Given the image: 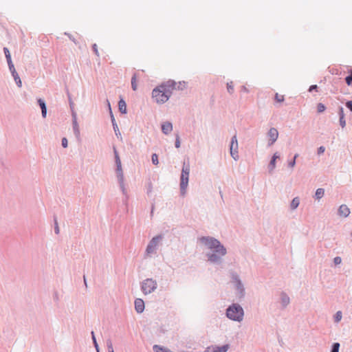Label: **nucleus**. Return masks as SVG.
<instances>
[{"instance_id": "1", "label": "nucleus", "mask_w": 352, "mask_h": 352, "mask_svg": "<svg viewBox=\"0 0 352 352\" xmlns=\"http://www.w3.org/2000/svg\"><path fill=\"white\" fill-rule=\"evenodd\" d=\"M174 89V83L170 82L163 83L153 90L152 98L157 103L163 104L168 101Z\"/></svg>"}, {"instance_id": "2", "label": "nucleus", "mask_w": 352, "mask_h": 352, "mask_svg": "<svg viewBox=\"0 0 352 352\" xmlns=\"http://www.w3.org/2000/svg\"><path fill=\"white\" fill-rule=\"evenodd\" d=\"M199 241L208 248L214 250L220 256H224L226 254V250L223 246L221 245L219 241L217 239L210 237H201L199 239Z\"/></svg>"}, {"instance_id": "3", "label": "nucleus", "mask_w": 352, "mask_h": 352, "mask_svg": "<svg viewBox=\"0 0 352 352\" xmlns=\"http://www.w3.org/2000/svg\"><path fill=\"white\" fill-rule=\"evenodd\" d=\"M226 315L230 319L240 322L243 318V310L240 305L234 304L227 309Z\"/></svg>"}, {"instance_id": "4", "label": "nucleus", "mask_w": 352, "mask_h": 352, "mask_svg": "<svg viewBox=\"0 0 352 352\" xmlns=\"http://www.w3.org/2000/svg\"><path fill=\"white\" fill-rule=\"evenodd\" d=\"M190 168L188 166H183L182 175H181V182L180 188L181 192L184 195L186 193V190L188 184Z\"/></svg>"}, {"instance_id": "5", "label": "nucleus", "mask_w": 352, "mask_h": 352, "mask_svg": "<svg viewBox=\"0 0 352 352\" xmlns=\"http://www.w3.org/2000/svg\"><path fill=\"white\" fill-rule=\"evenodd\" d=\"M157 286L156 280L153 278H146L142 283V290L146 295L154 292Z\"/></svg>"}, {"instance_id": "6", "label": "nucleus", "mask_w": 352, "mask_h": 352, "mask_svg": "<svg viewBox=\"0 0 352 352\" xmlns=\"http://www.w3.org/2000/svg\"><path fill=\"white\" fill-rule=\"evenodd\" d=\"M161 239H162L161 236H157L153 237L151 240V241L149 242V243L146 248V252L147 254H151L155 252Z\"/></svg>"}, {"instance_id": "7", "label": "nucleus", "mask_w": 352, "mask_h": 352, "mask_svg": "<svg viewBox=\"0 0 352 352\" xmlns=\"http://www.w3.org/2000/svg\"><path fill=\"white\" fill-rule=\"evenodd\" d=\"M230 151V155L233 157V159L234 160H237L239 159L238 142H237L236 135H234L232 138Z\"/></svg>"}, {"instance_id": "8", "label": "nucleus", "mask_w": 352, "mask_h": 352, "mask_svg": "<svg viewBox=\"0 0 352 352\" xmlns=\"http://www.w3.org/2000/svg\"><path fill=\"white\" fill-rule=\"evenodd\" d=\"M269 137V145H272L278 137V132L276 129L271 128L267 133Z\"/></svg>"}, {"instance_id": "9", "label": "nucleus", "mask_w": 352, "mask_h": 352, "mask_svg": "<svg viewBox=\"0 0 352 352\" xmlns=\"http://www.w3.org/2000/svg\"><path fill=\"white\" fill-rule=\"evenodd\" d=\"M229 349V345L226 344L223 346H212L210 347H208L205 352H226L228 349Z\"/></svg>"}, {"instance_id": "10", "label": "nucleus", "mask_w": 352, "mask_h": 352, "mask_svg": "<svg viewBox=\"0 0 352 352\" xmlns=\"http://www.w3.org/2000/svg\"><path fill=\"white\" fill-rule=\"evenodd\" d=\"M135 309L138 313H142L144 310V302L141 298H137L135 300Z\"/></svg>"}, {"instance_id": "11", "label": "nucleus", "mask_w": 352, "mask_h": 352, "mask_svg": "<svg viewBox=\"0 0 352 352\" xmlns=\"http://www.w3.org/2000/svg\"><path fill=\"white\" fill-rule=\"evenodd\" d=\"M338 214L341 217H346L350 214V210L346 205L342 204L338 209Z\"/></svg>"}, {"instance_id": "12", "label": "nucleus", "mask_w": 352, "mask_h": 352, "mask_svg": "<svg viewBox=\"0 0 352 352\" xmlns=\"http://www.w3.org/2000/svg\"><path fill=\"white\" fill-rule=\"evenodd\" d=\"M162 130L164 133L168 134L173 130V125L170 122H166L162 125Z\"/></svg>"}, {"instance_id": "13", "label": "nucleus", "mask_w": 352, "mask_h": 352, "mask_svg": "<svg viewBox=\"0 0 352 352\" xmlns=\"http://www.w3.org/2000/svg\"><path fill=\"white\" fill-rule=\"evenodd\" d=\"M119 110L121 113H125L126 112V104L124 100L121 99L118 102Z\"/></svg>"}, {"instance_id": "14", "label": "nucleus", "mask_w": 352, "mask_h": 352, "mask_svg": "<svg viewBox=\"0 0 352 352\" xmlns=\"http://www.w3.org/2000/svg\"><path fill=\"white\" fill-rule=\"evenodd\" d=\"M38 102L41 108V110H42V116L43 117H45L46 116V113H47V109H46V106H45V104L44 102V101L41 99H39L38 100Z\"/></svg>"}, {"instance_id": "15", "label": "nucleus", "mask_w": 352, "mask_h": 352, "mask_svg": "<svg viewBox=\"0 0 352 352\" xmlns=\"http://www.w3.org/2000/svg\"><path fill=\"white\" fill-rule=\"evenodd\" d=\"M12 76H13L14 80H15L16 83L17 84V85L19 87H21L22 86V82H21V80L15 69H14V71H12Z\"/></svg>"}, {"instance_id": "16", "label": "nucleus", "mask_w": 352, "mask_h": 352, "mask_svg": "<svg viewBox=\"0 0 352 352\" xmlns=\"http://www.w3.org/2000/svg\"><path fill=\"white\" fill-rule=\"evenodd\" d=\"M73 128H74V133H75L76 137L79 138V136H80V130H79V127H78V123H77L76 120H74V122H73Z\"/></svg>"}, {"instance_id": "17", "label": "nucleus", "mask_w": 352, "mask_h": 352, "mask_svg": "<svg viewBox=\"0 0 352 352\" xmlns=\"http://www.w3.org/2000/svg\"><path fill=\"white\" fill-rule=\"evenodd\" d=\"M299 203H300V201H299V199L298 197H295L294 199H293V200L292 201V203H291V208L292 209H296L298 205H299Z\"/></svg>"}, {"instance_id": "18", "label": "nucleus", "mask_w": 352, "mask_h": 352, "mask_svg": "<svg viewBox=\"0 0 352 352\" xmlns=\"http://www.w3.org/2000/svg\"><path fill=\"white\" fill-rule=\"evenodd\" d=\"M131 87L133 90L137 89V75L134 74L131 79Z\"/></svg>"}, {"instance_id": "19", "label": "nucleus", "mask_w": 352, "mask_h": 352, "mask_svg": "<svg viewBox=\"0 0 352 352\" xmlns=\"http://www.w3.org/2000/svg\"><path fill=\"white\" fill-rule=\"evenodd\" d=\"M345 81L347 85L352 86V70L350 71L349 76L345 78Z\"/></svg>"}, {"instance_id": "20", "label": "nucleus", "mask_w": 352, "mask_h": 352, "mask_svg": "<svg viewBox=\"0 0 352 352\" xmlns=\"http://www.w3.org/2000/svg\"><path fill=\"white\" fill-rule=\"evenodd\" d=\"M279 158V155H278V153H275L274 155H273V157L271 160V162H270V166H271V168L272 169H274L275 168V163H276V160Z\"/></svg>"}, {"instance_id": "21", "label": "nucleus", "mask_w": 352, "mask_h": 352, "mask_svg": "<svg viewBox=\"0 0 352 352\" xmlns=\"http://www.w3.org/2000/svg\"><path fill=\"white\" fill-rule=\"evenodd\" d=\"M324 193V189L322 188H318L316 192V197L317 199H320L323 197Z\"/></svg>"}, {"instance_id": "22", "label": "nucleus", "mask_w": 352, "mask_h": 352, "mask_svg": "<svg viewBox=\"0 0 352 352\" xmlns=\"http://www.w3.org/2000/svg\"><path fill=\"white\" fill-rule=\"evenodd\" d=\"M153 350L155 352H170L169 351H168L162 347H160L157 345H155L153 346Z\"/></svg>"}, {"instance_id": "23", "label": "nucleus", "mask_w": 352, "mask_h": 352, "mask_svg": "<svg viewBox=\"0 0 352 352\" xmlns=\"http://www.w3.org/2000/svg\"><path fill=\"white\" fill-rule=\"evenodd\" d=\"M275 100L277 102H282L284 101L285 98H284L283 95H280V94H278V93H276L275 94Z\"/></svg>"}, {"instance_id": "24", "label": "nucleus", "mask_w": 352, "mask_h": 352, "mask_svg": "<svg viewBox=\"0 0 352 352\" xmlns=\"http://www.w3.org/2000/svg\"><path fill=\"white\" fill-rule=\"evenodd\" d=\"M324 110H325V106L323 104H322V103L318 104V105H317V111H318V113H322Z\"/></svg>"}, {"instance_id": "25", "label": "nucleus", "mask_w": 352, "mask_h": 352, "mask_svg": "<svg viewBox=\"0 0 352 352\" xmlns=\"http://www.w3.org/2000/svg\"><path fill=\"white\" fill-rule=\"evenodd\" d=\"M208 259L212 262H216L219 260V257L216 254H212L209 256Z\"/></svg>"}, {"instance_id": "26", "label": "nucleus", "mask_w": 352, "mask_h": 352, "mask_svg": "<svg viewBox=\"0 0 352 352\" xmlns=\"http://www.w3.org/2000/svg\"><path fill=\"white\" fill-rule=\"evenodd\" d=\"M152 162L157 165L158 164L159 162H158V156L157 154L154 153L152 155Z\"/></svg>"}, {"instance_id": "27", "label": "nucleus", "mask_w": 352, "mask_h": 352, "mask_svg": "<svg viewBox=\"0 0 352 352\" xmlns=\"http://www.w3.org/2000/svg\"><path fill=\"white\" fill-rule=\"evenodd\" d=\"M341 319H342V312L340 311H339L336 314L335 321L339 322V321H340Z\"/></svg>"}, {"instance_id": "28", "label": "nucleus", "mask_w": 352, "mask_h": 352, "mask_svg": "<svg viewBox=\"0 0 352 352\" xmlns=\"http://www.w3.org/2000/svg\"><path fill=\"white\" fill-rule=\"evenodd\" d=\"M227 89H228V92H230V93L233 92L234 87H233L232 82L227 83Z\"/></svg>"}, {"instance_id": "29", "label": "nucleus", "mask_w": 352, "mask_h": 352, "mask_svg": "<svg viewBox=\"0 0 352 352\" xmlns=\"http://www.w3.org/2000/svg\"><path fill=\"white\" fill-rule=\"evenodd\" d=\"M340 348V344L339 343H334L333 345V348L331 350V352H338Z\"/></svg>"}, {"instance_id": "30", "label": "nucleus", "mask_w": 352, "mask_h": 352, "mask_svg": "<svg viewBox=\"0 0 352 352\" xmlns=\"http://www.w3.org/2000/svg\"><path fill=\"white\" fill-rule=\"evenodd\" d=\"M340 124L342 128H344L346 126V121L344 116H340Z\"/></svg>"}, {"instance_id": "31", "label": "nucleus", "mask_w": 352, "mask_h": 352, "mask_svg": "<svg viewBox=\"0 0 352 352\" xmlns=\"http://www.w3.org/2000/svg\"><path fill=\"white\" fill-rule=\"evenodd\" d=\"M116 164H117V166H118V170H121V162H120L119 157L117 155H116Z\"/></svg>"}, {"instance_id": "32", "label": "nucleus", "mask_w": 352, "mask_h": 352, "mask_svg": "<svg viewBox=\"0 0 352 352\" xmlns=\"http://www.w3.org/2000/svg\"><path fill=\"white\" fill-rule=\"evenodd\" d=\"M107 347H108L109 352H114L113 349V344L111 341L108 342Z\"/></svg>"}, {"instance_id": "33", "label": "nucleus", "mask_w": 352, "mask_h": 352, "mask_svg": "<svg viewBox=\"0 0 352 352\" xmlns=\"http://www.w3.org/2000/svg\"><path fill=\"white\" fill-rule=\"evenodd\" d=\"M333 262H334V263H335L336 265H338V264L341 263V262H342V259H341V258H340V257H339V256H336V257H335V258H334V259H333Z\"/></svg>"}, {"instance_id": "34", "label": "nucleus", "mask_w": 352, "mask_h": 352, "mask_svg": "<svg viewBox=\"0 0 352 352\" xmlns=\"http://www.w3.org/2000/svg\"><path fill=\"white\" fill-rule=\"evenodd\" d=\"M67 143H68V142H67V138H63L62 139V145H63V146L64 148H66V147L67 146Z\"/></svg>"}, {"instance_id": "35", "label": "nucleus", "mask_w": 352, "mask_h": 352, "mask_svg": "<svg viewBox=\"0 0 352 352\" xmlns=\"http://www.w3.org/2000/svg\"><path fill=\"white\" fill-rule=\"evenodd\" d=\"M346 106L352 111V101H348L346 102Z\"/></svg>"}, {"instance_id": "36", "label": "nucleus", "mask_w": 352, "mask_h": 352, "mask_svg": "<svg viewBox=\"0 0 352 352\" xmlns=\"http://www.w3.org/2000/svg\"><path fill=\"white\" fill-rule=\"evenodd\" d=\"M346 106L352 111V101H348L346 102Z\"/></svg>"}, {"instance_id": "37", "label": "nucleus", "mask_w": 352, "mask_h": 352, "mask_svg": "<svg viewBox=\"0 0 352 352\" xmlns=\"http://www.w3.org/2000/svg\"><path fill=\"white\" fill-rule=\"evenodd\" d=\"M93 49H94V51L95 52V54L97 55V56H99V52H98V47H97V45L96 44H94L93 45Z\"/></svg>"}, {"instance_id": "38", "label": "nucleus", "mask_w": 352, "mask_h": 352, "mask_svg": "<svg viewBox=\"0 0 352 352\" xmlns=\"http://www.w3.org/2000/svg\"><path fill=\"white\" fill-rule=\"evenodd\" d=\"M324 150H325V148L324 146L319 147L318 151V154L323 153L324 152Z\"/></svg>"}, {"instance_id": "39", "label": "nucleus", "mask_w": 352, "mask_h": 352, "mask_svg": "<svg viewBox=\"0 0 352 352\" xmlns=\"http://www.w3.org/2000/svg\"><path fill=\"white\" fill-rule=\"evenodd\" d=\"M175 146L177 148H179L180 146V141H179V137H177V138H176Z\"/></svg>"}, {"instance_id": "40", "label": "nucleus", "mask_w": 352, "mask_h": 352, "mask_svg": "<svg viewBox=\"0 0 352 352\" xmlns=\"http://www.w3.org/2000/svg\"><path fill=\"white\" fill-rule=\"evenodd\" d=\"M283 302L285 305H287L289 303V298L287 296L283 297Z\"/></svg>"}, {"instance_id": "41", "label": "nucleus", "mask_w": 352, "mask_h": 352, "mask_svg": "<svg viewBox=\"0 0 352 352\" xmlns=\"http://www.w3.org/2000/svg\"><path fill=\"white\" fill-rule=\"evenodd\" d=\"M296 164V161H295V159H294L292 162H290L289 163V166L291 167V168H293Z\"/></svg>"}, {"instance_id": "42", "label": "nucleus", "mask_w": 352, "mask_h": 352, "mask_svg": "<svg viewBox=\"0 0 352 352\" xmlns=\"http://www.w3.org/2000/svg\"><path fill=\"white\" fill-rule=\"evenodd\" d=\"M339 115H340V116H344V109L342 107H340V110H339Z\"/></svg>"}, {"instance_id": "43", "label": "nucleus", "mask_w": 352, "mask_h": 352, "mask_svg": "<svg viewBox=\"0 0 352 352\" xmlns=\"http://www.w3.org/2000/svg\"><path fill=\"white\" fill-rule=\"evenodd\" d=\"M3 51H4V53H5L6 56L7 55L10 54V51H9V50H8L7 47H4V48H3Z\"/></svg>"}, {"instance_id": "44", "label": "nucleus", "mask_w": 352, "mask_h": 352, "mask_svg": "<svg viewBox=\"0 0 352 352\" xmlns=\"http://www.w3.org/2000/svg\"><path fill=\"white\" fill-rule=\"evenodd\" d=\"M316 89H317V85H311L309 88V91H311L312 90Z\"/></svg>"}, {"instance_id": "45", "label": "nucleus", "mask_w": 352, "mask_h": 352, "mask_svg": "<svg viewBox=\"0 0 352 352\" xmlns=\"http://www.w3.org/2000/svg\"><path fill=\"white\" fill-rule=\"evenodd\" d=\"M55 232L56 234L59 233V228H58L56 222Z\"/></svg>"}, {"instance_id": "46", "label": "nucleus", "mask_w": 352, "mask_h": 352, "mask_svg": "<svg viewBox=\"0 0 352 352\" xmlns=\"http://www.w3.org/2000/svg\"><path fill=\"white\" fill-rule=\"evenodd\" d=\"M8 65H9V67H13V65H13V63H12V60H10V61H8Z\"/></svg>"}, {"instance_id": "47", "label": "nucleus", "mask_w": 352, "mask_h": 352, "mask_svg": "<svg viewBox=\"0 0 352 352\" xmlns=\"http://www.w3.org/2000/svg\"><path fill=\"white\" fill-rule=\"evenodd\" d=\"M91 335L94 342H96L94 331L91 332Z\"/></svg>"}, {"instance_id": "48", "label": "nucleus", "mask_w": 352, "mask_h": 352, "mask_svg": "<svg viewBox=\"0 0 352 352\" xmlns=\"http://www.w3.org/2000/svg\"><path fill=\"white\" fill-rule=\"evenodd\" d=\"M6 57L7 61H10L12 60L10 54L7 55Z\"/></svg>"}, {"instance_id": "49", "label": "nucleus", "mask_w": 352, "mask_h": 352, "mask_svg": "<svg viewBox=\"0 0 352 352\" xmlns=\"http://www.w3.org/2000/svg\"><path fill=\"white\" fill-rule=\"evenodd\" d=\"M10 71L12 72V71H14V67L13 66V67H9Z\"/></svg>"}, {"instance_id": "50", "label": "nucleus", "mask_w": 352, "mask_h": 352, "mask_svg": "<svg viewBox=\"0 0 352 352\" xmlns=\"http://www.w3.org/2000/svg\"><path fill=\"white\" fill-rule=\"evenodd\" d=\"M95 347H96V349L97 351L98 352V351H99V350H98V344H97V345H96V346H95Z\"/></svg>"}, {"instance_id": "51", "label": "nucleus", "mask_w": 352, "mask_h": 352, "mask_svg": "<svg viewBox=\"0 0 352 352\" xmlns=\"http://www.w3.org/2000/svg\"><path fill=\"white\" fill-rule=\"evenodd\" d=\"M298 154H296V155H294V159H295V160H296V159L298 157Z\"/></svg>"}, {"instance_id": "52", "label": "nucleus", "mask_w": 352, "mask_h": 352, "mask_svg": "<svg viewBox=\"0 0 352 352\" xmlns=\"http://www.w3.org/2000/svg\"><path fill=\"white\" fill-rule=\"evenodd\" d=\"M84 281H85V285H87V283H86V279H85V277H84Z\"/></svg>"}, {"instance_id": "53", "label": "nucleus", "mask_w": 352, "mask_h": 352, "mask_svg": "<svg viewBox=\"0 0 352 352\" xmlns=\"http://www.w3.org/2000/svg\"><path fill=\"white\" fill-rule=\"evenodd\" d=\"M94 345H95V346L98 344H97V342H94Z\"/></svg>"}]
</instances>
